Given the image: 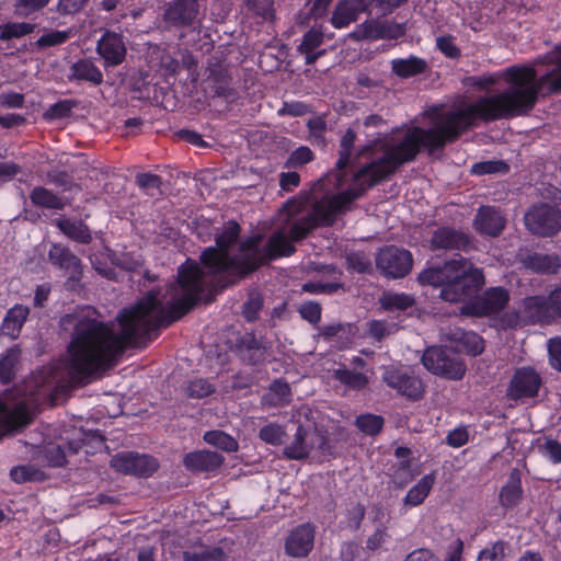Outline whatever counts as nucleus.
<instances>
[{"label": "nucleus", "instance_id": "1", "mask_svg": "<svg viewBox=\"0 0 561 561\" xmlns=\"http://www.w3.org/2000/svg\"><path fill=\"white\" fill-rule=\"evenodd\" d=\"M500 80L506 89L488 93L474 103L451 110L434 107L425 112L428 128H398L382 139L364 147L353 161L350 149L355 133L348 129L341 139L336 169L320 179L308 193L299 194L284 204L277 215L282 225L261 250L262 237L254 236L238 243L240 227L228 222L216 239V247L202 253L204 273L197 263L186 261L178 272V282L164 295L149 293L137 305L128 308V347L151 339L160 325H168L185 314L208 288L225 287L219 275L241 276L252 272L264 261L290 255L293 242L305 238L313 228L330 225L347 210L351 203L368 187L392 173L400 164L414 159L421 148L428 152L442 149L472 127L478 118L499 121L530 112L539 94L561 91V50L559 60L538 77L533 66H512L501 72L481 76L474 84L481 89Z\"/></svg>", "mask_w": 561, "mask_h": 561}, {"label": "nucleus", "instance_id": "2", "mask_svg": "<svg viewBox=\"0 0 561 561\" xmlns=\"http://www.w3.org/2000/svg\"><path fill=\"white\" fill-rule=\"evenodd\" d=\"M422 285L440 287L439 297L446 301H465L484 285L482 271L458 256L443 266L428 267L419 275Z\"/></svg>", "mask_w": 561, "mask_h": 561}, {"label": "nucleus", "instance_id": "3", "mask_svg": "<svg viewBox=\"0 0 561 561\" xmlns=\"http://www.w3.org/2000/svg\"><path fill=\"white\" fill-rule=\"evenodd\" d=\"M36 398L12 400L7 394L0 397V437L25 427L32 420Z\"/></svg>", "mask_w": 561, "mask_h": 561}, {"label": "nucleus", "instance_id": "4", "mask_svg": "<svg viewBox=\"0 0 561 561\" xmlns=\"http://www.w3.org/2000/svg\"><path fill=\"white\" fill-rule=\"evenodd\" d=\"M422 363L431 373L448 379L459 380L466 373L463 362L459 355L450 348L438 346L430 347L425 351Z\"/></svg>", "mask_w": 561, "mask_h": 561}, {"label": "nucleus", "instance_id": "5", "mask_svg": "<svg viewBox=\"0 0 561 561\" xmlns=\"http://www.w3.org/2000/svg\"><path fill=\"white\" fill-rule=\"evenodd\" d=\"M525 225L537 236L556 234L561 229V210L549 203L536 204L525 214Z\"/></svg>", "mask_w": 561, "mask_h": 561}, {"label": "nucleus", "instance_id": "6", "mask_svg": "<svg viewBox=\"0 0 561 561\" xmlns=\"http://www.w3.org/2000/svg\"><path fill=\"white\" fill-rule=\"evenodd\" d=\"M324 444V437L317 430L299 425L291 442L285 446L284 455L288 459H304L313 448L322 449Z\"/></svg>", "mask_w": 561, "mask_h": 561}, {"label": "nucleus", "instance_id": "7", "mask_svg": "<svg viewBox=\"0 0 561 561\" xmlns=\"http://www.w3.org/2000/svg\"><path fill=\"white\" fill-rule=\"evenodd\" d=\"M412 254L404 249L387 247L377 256V266L388 276L402 277L412 267Z\"/></svg>", "mask_w": 561, "mask_h": 561}, {"label": "nucleus", "instance_id": "8", "mask_svg": "<svg viewBox=\"0 0 561 561\" xmlns=\"http://www.w3.org/2000/svg\"><path fill=\"white\" fill-rule=\"evenodd\" d=\"M111 467L118 472L140 477L151 476L158 468L154 458L135 453H121L111 459Z\"/></svg>", "mask_w": 561, "mask_h": 561}, {"label": "nucleus", "instance_id": "9", "mask_svg": "<svg viewBox=\"0 0 561 561\" xmlns=\"http://www.w3.org/2000/svg\"><path fill=\"white\" fill-rule=\"evenodd\" d=\"M508 299V293L504 288H490L474 302L465 305L461 308V313L479 317L496 313L505 308Z\"/></svg>", "mask_w": 561, "mask_h": 561}, {"label": "nucleus", "instance_id": "10", "mask_svg": "<svg viewBox=\"0 0 561 561\" xmlns=\"http://www.w3.org/2000/svg\"><path fill=\"white\" fill-rule=\"evenodd\" d=\"M382 378L389 387L410 399H419L423 393L421 380L405 369L388 367Z\"/></svg>", "mask_w": 561, "mask_h": 561}, {"label": "nucleus", "instance_id": "11", "mask_svg": "<svg viewBox=\"0 0 561 561\" xmlns=\"http://www.w3.org/2000/svg\"><path fill=\"white\" fill-rule=\"evenodd\" d=\"M541 385L539 375L531 368H520L513 376L507 396L513 400L531 398L538 393Z\"/></svg>", "mask_w": 561, "mask_h": 561}, {"label": "nucleus", "instance_id": "12", "mask_svg": "<svg viewBox=\"0 0 561 561\" xmlns=\"http://www.w3.org/2000/svg\"><path fill=\"white\" fill-rule=\"evenodd\" d=\"M314 527L302 524L294 528L285 540V551L294 558L306 557L313 548Z\"/></svg>", "mask_w": 561, "mask_h": 561}, {"label": "nucleus", "instance_id": "13", "mask_svg": "<svg viewBox=\"0 0 561 561\" xmlns=\"http://www.w3.org/2000/svg\"><path fill=\"white\" fill-rule=\"evenodd\" d=\"M199 13L197 0H170L165 4L164 20L174 25L194 23Z\"/></svg>", "mask_w": 561, "mask_h": 561}, {"label": "nucleus", "instance_id": "14", "mask_svg": "<svg viewBox=\"0 0 561 561\" xmlns=\"http://www.w3.org/2000/svg\"><path fill=\"white\" fill-rule=\"evenodd\" d=\"M96 49L106 67L122 64L126 56L125 43L122 36L114 32H105L99 39Z\"/></svg>", "mask_w": 561, "mask_h": 561}, {"label": "nucleus", "instance_id": "15", "mask_svg": "<svg viewBox=\"0 0 561 561\" xmlns=\"http://www.w3.org/2000/svg\"><path fill=\"white\" fill-rule=\"evenodd\" d=\"M473 227L482 234L495 237L504 229L505 218L494 207L483 206L479 208L476 215Z\"/></svg>", "mask_w": 561, "mask_h": 561}, {"label": "nucleus", "instance_id": "16", "mask_svg": "<svg viewBox=\"0 0 561 561\" xmlns=\"http://www.w3.org/2000/svg\"><path fill=\"white\" fill-rule=\"evenodd\" d=\"M49 261L66 270L69 273V278L79 280L82 268L80 260L67 248L60 244H53L48 252Z\"/></svg>", "mask_w": 561, "mask_h": 561}, {"label": "nucleus", "instance_id": "17", "mask_svg": "<svg viewBox=\"0 0 561 561\" xmlns=\"http://www.w3.org/2000/svg\"><path fill=\"white\" fill-rule=\"evenodd\" d=\"M469 244L467 234L449 228L437 229L431 239L432 249L466 250Z\"/></svg>", "mask_w": 561, "mask_h": 561}, {"label": "nucleus", "instance_id": "18", "mask_svg": "<svg viewBox=\"0 0 561 561\" xmlns=\"http://www.w3.org/2000/svg\"><path fill=\"white\" fill-rule=\"evenodd\" d=\"M366 9L365 0H345L340 2L331 18L335 28H344L357 19L359 12Z\"/></svg>", "mask_w": 561, "mask_h": 561}, {"label": "nucleus", "instance_id": "19", "mask_svg": "<svg viewBox=\"0 0 561 561\" xmlns=\"http://www.w3.org/2000/svg\"><path fill=\"white\" fill-rule=\"evenodd\" d=\"M224 457L215 451L199 450L190 453L184 458V465L192 471H210L219 468Z\"/></svg>", "mask_w": 561, "mask_h": 561}, {"label": "nucleus", "instance_id": "20", "mask_svg": "<svg viewBox=\"0 0 561 561\" xmlns=\"http://www.w3.org/2000/svg\"><path fill=\"white\" fill-rule=\"evenodd\" d=\"M435 473H428L422 477L403 497V505L407 507H415L424 503L431 490L434 486Z\"/></svg>", "mask_w": 561, "mask_h": 561}, {"label": "nucleus", "instance_id": "21", "mask_svg": "<svg viewBox=\"0 0 561 561\" xmlns=\"http://www.w3.org/2000/svg\"><path fill=\"white\" fill-rule=\"evenodd\" d=\"M28 316V308L15 305L8 312L3 320L1 330L4 335L16 339Z\"/></svg>", "mask_w": 561, "mask_h": 561}, {"label": "nucleus", "instance_id": "22", "mask_svg": "<svg viewBox=\"0 0 561 561\" xmlns=\"http://www.w3.org/2000/svg\"><path fill=\"white\" fill-rule=\"evenodd\" d=\"M527 268L537 273H556L560 267V260L554 254L533 253L525 260Z\"/></svg>", "mask_w": 561, "mask_h": 561}, {"label": "nucleus", "instance_id": "23", "mask_svg": "<svg viewBox=\"0 0 561 561\" xmlns=\"http://www.w3.org/2000/svg\"><path fill=\"white\" fill-rule=\"evenodd\" d=\"M291 391L287 382L278 379L270 386V391L263 397L262 402L268 407H283L290 402Z\"/></svg>", "mask_w": 561, "mask_h": 561}, {"label": "nucleus", "instance_id": "24", "mask_svg": "<svg viewBox=\"0 0 561 561\" xmlns=\"http://www.w3.org/2000/svg\"><path fill=\"white\" fill-rule=\"evenodd\" d=\"M56 225L64 234L77 242L88 243L91 241L90 230L82 221L61 218L56 221Z\"/></svg>", "mask_w": 561, "mask_h": 561}, {"label": "nucleus", "instance_id": "25", "mask_svg": "<svg viewBox=\"0 0 561 561\" xmlns=\"http://www.w3.org/2000/svg\"><path fill=\"white\" fill-rule=\"evenodd\" d=\"M522 483L518 472L511 473L508 481L501 489L500 502L505 507H513L517 505L522 499Z\"/></svg>", "mask_w": 561, "mask_h": 561}, {"label": "nucleus", "instance_id": "26", "mask_svg": "<svg viewBox=\"0 0 561 561\" xmlns=\"http://www.w3.org/2000/svg\"><path fill=\"white\" fill-rule=\"evenodd\" d=\"M71 70L72 77L78 80H85L93 84H100L103 81L102 72L91 60H79L72 65Z\"/></svg>", "mask_w": 561, "mask_h": 561}, {"label": "nucleus", "instance_id": "27", "mask_svg": "<svg viewBox=\"0 0 561 561\" xmlns=\"http://www.w3.org/2000/svg\"><path fill=\"white\" fill-rule=\"evenodd\" d=\"M426 69L425 60L419 57H409L405 59L392 60V70L396 75L402 78L412 77L422 73Z\"/></svg>", "mask_w": 561, "mask_h": 561}, {"label": "nucleus", "instance_id": "28", "mask_svg": "<svg viewBox=\"0 0 561 561\" xmlns=\"http://www.w3.org/2000/svg\"><path fill=\"white\" fill-rule=\"evenodd\" d=\"M20 350L18 347L9 348L0 359V380L9 382L15 375L20 366Z\"/></svg>", "mask_w": 561, "mask_h": 561}, {"label": "nucleus", "instance_id": "29", "mask_svg": "<svg viewBox=\"0 0 561 561\" xmlns=\"http://www.w3.org/2000/svg\"><path fill=\"white\" fill-rule=\"evenodd\" d=\"M379 302L387 311H399L413 306L414 298L407 294L388 291L380 297Z\"/></svg>", "mask_w": 561, "mask_h": 561}, {"label": "nucleus", "instance_id": "30", "mask_svg": "<svg viewBox=\"0 0 561 561\" xmlns=\"http://www.w3.org/2000/svg\"><path fill=\"white\" fill-rule=\"evenodd\" d=\"M286 430L277 423H268L259 431V438L264 443L273 446H279L284 443Z\"/></svg>", "mask_w": 561, "mask_h": 561}, {"label": "nucleus", "instance_id": "31", "mask_svg": "<svg viewBox=\"0 0 561 561\" xmlns=\"http://www.w3.org/2000/svg\"><path fill=\"white\" fill-rule=\"evenodd\" d=\"M33 204L46 208L61 209V199L45 187H35L31 193Z\"/></svg>", "mask_w": 561, "mask_h": 561}, {"label": "nucleus", "instance_id": "32", "mask_svg": "<svg viewBox=\"0 0 561 561\" xmlns=\"http://www.w3.org/2000/svg\"><path fill=\"white\" fill-rule=\"evenodd\" d=\"M35 28L34 24L26 22H11L0 25V39L10 41L23 37L32 33Z\"/></svg>", "mask_w": 561, "mask_h": 561}, {"label": "nucleus", "instance_id": "33", "mask_svg": "<svg viewBox=\"0 0 561 561\" xmlns=\"http://www.w3.org/2000/svg\"><path fill=\"white\" fill-rule=\"evenodd\" d=\"M204 440L207 444L214 445L225 451H236L238 449L237 440L221 431L206 432L204 434Z\"/></svg>", "mask_w": 561, "mask_h": 561}, {"label": "nucleus", "instance_id": "34", "mask_svg": "<svg viewBox=\"0 0 561 561\" xmlns=\"http://www.w3.org/2000/svg\"><path fill=\"white\" fill-rule=\"evenodd\" d=\"M458 342L459 347L472 356L481 354L484 350V341L474 332H461Z\"/></svg>", "mask_w": 561, "mask_h": 561}, {"label": "nucleus", "instance_id": "35", "mask_svg": "<svg viewBox=\"0 0 561 561\" xmlns=\"http://www.w3.org/2000/svg\"><path fill=\"white\" fill-rule=\"evenodd\" d=\"M334 377L352 389H363L368 383V378L364 374L348 369L335 370Z\"/></svg>", "mask_w": 561, "mask_h": 561}, {"label": "nucleus", "instance_id": "36", "mask_svg": "<svg viewBox=\"0 0 561 561\" xmlns=\"http://www.w3.org/2000/svg\"><path fill=\"white\" fill-rule=\"evenodd\" d=\"M526 304L529 308L541 307L546 304L549 310L561 317V287L552 290L547 301L539 297H529L526 299Z\"/></svg>", "mask_w": 561, "mask_h": 561}, {"label": "nucleus", "instance_id": "37", "mask_svg": "<svg viewBox=\"0 0 561 561\" xmlns=\"http://www.w3.org/2000/svg\"><path fill=\"white\" fill-rule=\"evenodd\" d=\"M352 36L358 41L377 39L382 36V28L376 21H366L356 26Z\"/></svg>", "mask_w": 561, "mask_h": 561}, {"label": "nucleus", "instance_id": "38", "mask_svg": "<svg viewBox=\"0 0 561 561\" xmlns=\"http://www.w3.org/2000/svg\"><path fill=\"white\" fill-rule=\"evenodd\" d=\"M184 561H226V554L220 548H211L201 552H186Z\"/></svg>", "mask_w": 561, "mask_h": 561}, {"label": "nucleus", "instance_id": "39", "mask_svg": "<svg viewBox=\"0 0 561 561\" xmlns=\"http://www.w3.org/2000/svg\"><path fill=\"white\" fill-rule=\"evenodd\" d=\"M356 425L362 432L375 435L382 427V419L377 415L365 414L357 417Z\"/></svg>", "mask_w": 561, "mask_h": 561}, {"label": "nucleus", "instance_id": "40", "mask_svg": "<svg viewBox=\"0 0 561 561\" xmlns=\"http://www.w3.org/2000/svg\"><path fill=\"white\" fill-rule=\"evenodd\" d=\"M508 167L503 161H483L472 165L471 172L476 175L505 173Z\"/></svg>", "mask_w": 561, "mask_h": 561}, {"label": "nucleus", "instance_id": "41", "mask_svg": "<svg viewBox=\"0 0 561 561\" xmlns=\"http://www.w3.org/2000/svg\"><path fill=\"white\" fill-rule=\"evenodd\" d=\"M215 390L214 386L205 379H194L187 385L186 392L191 398L202 399Z\"/></svg>", "mask_w": 561, "mask_h": 561}, {"label": "nucleus", "instance_id": "42", "mask_svg": "<svg viewBox=\"0 0 561 561\" xmlns=\"http://www.w3.org/2000/svg\"><path fill=\"white\" fill-rule=\"evenodd\" d=\"M506 543L497 541L491 547L483 549L478 557V561H503L506 552Z\"/></svg>", "mask_w": 561, "mask_h": 561}, {"label": "nucleus", "instance_id": "43", "mask_svg": "<svg viewBox=\"0 0 561 561\" xmlns=\"http://www.w3.org/2000/svg\"><path fill=\"white\" fill-rule=\"evenodd\" d=\"M323 42V34L317 28L309 30L301 41L298 49L301 53H311L319 47Z\"/></svg>", "mask_w": 561, "mask_h": 561}, {"label": "nucleus", "instance_id": "44", "mask_svg": "<svg viewBox=\"0 0 561 561\" xmlns=\"http://www.w3.org/2000/svg\"><path fill=\"white\" fill-rule=\"evenodd\" d=\"M71 35L70 31H51L42 35L36 44L38 47H50L65 43Z\"/></svg>", "mask_w": 561, "mask_h": 561}, {"label": "nucleus", "instance_id": "45", "mask_svg": "<svg viewBox=\"0 0 561 561\" xmlns=\"http://www.w3.org/2000/svg\"><path fill=\"white\" fill-rule=\"evenodd\" d=\"M436 47L446 57L457 58L460 56V49L455 43V37L450 35H444L436 38Z\"/></svg>", "mask_w": 561, "mask_h": 561}, {"label": "nucleus", "instance_id": "46", "mask_svg": "<svg viewBox=\"0 0 561 561\" xmlns=\"http://www.w3.org/2000/svg\"><path fill=\"white\" fill-rule=\"evenodd\" d=\"M312 159V151L308 147L301 146L291 152L287 160V165L290 168H297L308 163Z\"/></svg>", "mask_w": 561, "mask_h": 561}, {"label": "nucleus", "instance_id": "47", "mask_svg": "<svg viewBox=\"0 0 561 561\" xmlns=\"http://www.w3.org/2000/svg\"><path fill=\"white\" fill-rule=\"evenodd\" d=\"M45 458L50 466L60 467L65 463L66 454L59 445L49 444L45 447Z\"/></svg>", "mask_w": 561, "mask_h": 561}, {"label": "nucleus", "instance_id": "48", "mask_svg": "<svg viewBox=\"0 0 561 561\" xmlns=\"http://www.w3.org/2000/svg\"><path fill=\"white\" fill-rule=\"evenodd\" d=\"M299 313L310 323H317L321 317V308L318 304L308 301L299 307Z\"/></svg>", "mask_w": 561, "mask_h": 561}, {"label": "nucleus", "instance_id": "49", "mask_svg": "<svg viewBox=\"0 0 561 561\" xmlns=\"http://www.w3.org/2000/svg\"><path fill=\"white\" fill-rule=\"evenodd\" d=\"M469 434L466 427H457L448 433L446 442L454 448H459L467 444Z\"/></svg>", "mask_w": 561, "mask_h": 561}, {"label": "nucleus", "instance_id": "50", "mask_svg": "<svg viewBox=\"0 0 561 561\" xmlns=\"http://www.w3.org/2000/svg\"><path fill=\"white\" fill-rule=\"evenodd\" d=\"M548 351L550 364L561 371V337L549 340Z\"/></svg>", "mask_w": 561, "mask_h": 561}, {"label": "nucleus", "instance_id": "51", "mask_svg": "<svg viewBox=\"0 0 561 561\" xmlns=\"http://www.w3.org/2000/svg\"><path fill=\"white\" fill-rule=\"evenodd\" d=\"M24 96L18 92H3L0 94V106L7 108H20L23 106Z\"/></svg>", "mask_w": 561, "mask_h": 561}, {"label": "nucleus", "instance_id": "52", "mask_svg": "<svg viewBox=\"0 0 561 561\" xmlns=\"http://www.w3.org/2000/svg\"><path fill=\"white\" fill-rule=\"evenodd\" d=\"M389 534L386 527H378L375 533L368 537L366 546L369 550H377L387 542Z\"/></svg>", "mask_w": 561, "mask_h": 561}, {"label": "nucleus", "instance_id": "53", "mask_svg": "<svg viewBox=\"0 0 561 561\" xmlns=\"http://www.w3.org/2000/svg\"><path fill=\"white\" fill-rule=\"evenodd\" d=\"M48 2L49 0H19L16 10L22 15H28L30 13L44 8Z\"/></svg>", "mask_w": 561, "mask_h": 561}, {"label": "nucleus", "instance_id": "54", "mask_svg": "<svg viewBox=\"0 0 561 561\" xmlns=\"http://www.w3.org/2000/svg\"><path fill=\"white\" fill-rule=\"evenodd\" d=\"M88 0H59L58 11L65 14H75L85 5Z\"/></svg>", "mask_w": 561, "mask_h": 561}, {"label": "nucleus", "instance_id": "55", "mask_svg": "<svg viewBox=\"0 0 561 561\" xmlns=\"http://www.w3.org/2000/svg\"><path fill=\"white\" fill-rule=\"evenodd\" d=\"M300 183V176L297 172H284L280 174L279 185L286 192L293 191Z\"/></svg>", "mask_w": 561, "mask_h": 561}, {"label": "nucleus", "instance_id": "56", "mask_svg": "<svg viewBox=\"0 0 561 561\" xmlns=\"http://www.w3.org/2000/svg\"><path fill=\"white\" fill-rule=\"evenodd\" d=\"M137 184L142 188H159L160 178L152 173H139L136 176Z\"/></svg>", "mask_w": 561, "mask_h": 561}, {"label": "nucleus", "instance_id": "57", "mask_svg": "<svg viewBox=\"0 0 561 561\" xmlns=\"http://www.w3.org/2000/svg\"><path fill=\"white\" fill-rule=\"evenodd\" d=\"M545 450L551 461L556 463L561 462V443L548 439L545 443Z\"/></svg>", "mask_w": 561, "mask_h": 561}, {"label": "nucleus", "instance_id": "58", "mask_svg": "<svg viewBox=\"0 0 561 561\" xmlns=\"http://www.w3.org/2000/svg\"><path fill=\"white\" fill-rule=\"evenodd\" d=\"M20 172V167L12 162L0 163V182H8Z\"/></svg>", "mask_w": 561, "mask_h": 561}, {"label": "nucleus", "instance_id": "59", "mask_svg": "<svg viewBox=\"0 0 561 561\" xmlns=\"http://www.w3.org/2000/svg\"><path fill=\"white\" fill-rule=\"evenodd\" d=\"M404 561H438V559L427 549H417L409 553Z\"/></svg>", "mask_w": 561, "mask_h": 561}, {"label": "nucleus", "instance_id": "60", "mask_svg": "<svg viewBox=\"0 0 561 561\" xmlns=\"http://www.w3.org/2000/svg\"><path fill=\"white\" fill-rule=\"evenodd\" d=\"M10 476L15 482L19 483L34 479V474L31 472V468L26 466L13 468L10 472Z\"/></svg>", "mask_w": 561, "mask_h": 561}, {"label": "nucleus", "instance_id": "61", "mask_svg": "<svg viewBox=\"0 0 561 561\" xmlns=\"http://www.w3.org/2000/svg\"><path fill=\"white\" fill-rule=\"evenodd\" d=\"M302 289L308 293H332L336 289V286L333 284H320V283H306L302 286Z\"/></svg>", "mask_w": 561, "mask_h": 561}, {"label": "nucleus", "instance_id": "62", "mask_svg": "<svg viewBox=\"0 0 561 561\" xmlns=\"http://www.w3.org/2000/svg\"><path fill=\"white\" fill-rule=\"evenodd\" d=\"M308 127L311 135L320 138L325 130V122L321 117H313L308 121Z\"/></svg>", "mask_w": 561, "mask_h": 561}, {"label": "nucleus", "instance_id": "63", "mask_svg": "<svg viewBox=\"0 0 561 561\" xmlns=\"http://www.w3.org/2000/svg\"><path fill=\"white\" fill-rule=\"evenodd\" d=\"M369 334L381 340L387 334V324L383 321L375 320L369 323Z\"/></svg>", "mask_w": 561, "mask_h": 561}, {"label": "nucleus", "instance_id": "64", "mask_svg": "<svg viewBox=\"0 0 561 561\" xmlns=\"http://www.w3.org/2000/svg\"><path fill=\"white\" fill-rule=\"evenodd\" d=\"M463 543L461 540H456L448 552V558L446 561H461Z\"/></svg>", "mask_w": 561, "mask_h": 561}]
</instances>
